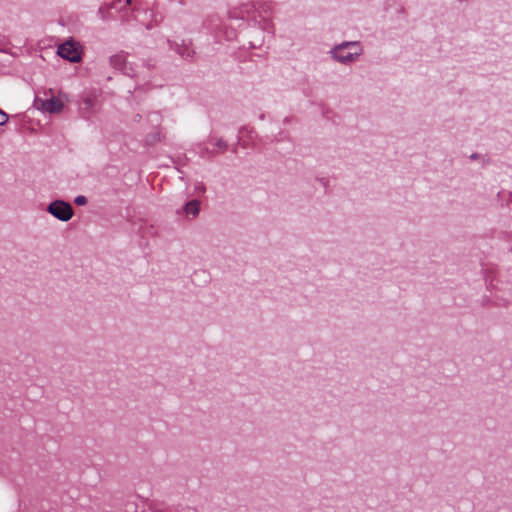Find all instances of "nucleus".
Wrapping results in <instances>:
<instances>
[{"mask_svg":"<svg viewBox=\"0 0 512 512\" xmlns=\"http://www.w3.org/2000/svg\"><path fill=\"white\" fill-rule=\"evenodd\" d=\"M48 212L61 221H69L73 217L72 206L62 200H56L49 204Z\"/></svg>","mask_w":512,"mask_h":512,"instance_id":"f03ea898","label":"nucleus"},{"mask_svg":"<svg viewBox=\"0 0 512 512\" xmlns=\"http://www.w3.org/2000/svg\"><path fill=\"white\" fill-rule=\"evenodd\" d=\"M8 121V115L0 109V126L4 125Z\"/></svg>","mask_w":512,"mask_h":512,"instance_id":"1a4fd4ad","label":"nucleus"},{"mask_svg":"<svg viewBox=\"0 0 512 512\" xmlns=\"http://www.w3.org/2000/svg\"><path fill=\"white\" fill-rule=\"evenodd\" d=\"M34 106L40 111L54 114L62 112L64 103L61 98L52 96L48 99L36 98Z\"/></svg>","mask_w":512,"mask_h":512,"instance_id":"7ed1b4c3","label":"nucleus"},{"mask_svg":"<svg viewBox=\"0 0 512 512\" xmlns=\"http://www.w3.org/2000/svg\"><path fill=\"white\" fill-rule=\"evenodd\" d=\"M110 64L118 70H121L124 74L134 77V74L127 70V57L123 53H119L110 57Z\"/></svg>","mask_w":512,"mask_h":512,"instance_id":"423d86ee","label":"nucleus"},{"mask_svg":"<svg viewBox=\"0 0 512 512\" xmlns=\"http://www.w3.org/2000/svg\"><path fill=\"white\" fill-rule=\"evenodd\" d=\"M227 147V143L222 138L211 137L207 142L205 151L214 155L225 152Z\"/></svg>","mask_w":512,"mask_h":512,"instance_id":"39448f33","label":"nucleus"},{"mask_svg":"<svg viewBox=\"0 0 512 512\" xmlns=\"http://www.w3.org/2000/svg\"><path fill=\"white\" fill-rule=\"evenodd\" d=\"M57 53L62 58L73 63H77L81 60V52L79 50V46L73 41H66L65 43L59 45Z\"/></svg>","mask_w":512,"mask_h":512,"instance_id":"20e7f679","label":"nucleus"},{"mask_svg":"<svg viewBox=\"0 0 512 512\" xmlns=\"http://www.w3.org/2000/svg\"><path fill=\"white\" fill-rule=\"evenodd\" d=\"M361 53L362 48L358 42H344L331 51L333 58L343 64L354 62Z\"/></svg>","mask_w":512,"mask_h":512,"instance_id":"f257e3e1","label":"nucleus"},{"mask_svg":"<svg viewBox=\"0 0 512 512\" xmlns=\"http://www.w3.org/2000/svg\"><path fill=\"white\" fill-rule=\"evenodd\" d=\"M201 203L198 200H191L184 206V212L187 216L196 217L200 211Z\"/></svg>","mask_w":512,"mask_h":512,"instance_id":"0eeeda50","label":"nucleus"},{"mask_svg":"<svg viewBox=\"0 0 512 512\" xmlns=\"http://www.w3.org/2000/svg\"><path fill=\"white\" fill-rule=\"evenodd\" d=\"M76 205L82 206L87 203V198L84 195H79L74 200Z\"/></svg>","mask_w":512,"mask_h":512,"instance_id":"6e6552de","label":"nucleus"},{"mask_svg":"<svg viewBox=\"0 0 512 512\" xmlns=\"http://www.w3.org/2000/svg\"><path fill=\"white\" fill-rule=\"evenodd\" d=\"M84 103H85V105H86L87 107L92 106V100H91L90 98H86V99L84 100Z\"/></svg>","mask_w":512,"mask_h":512,"instance_id":"9d476101","label":"nucleus"},{"mask_svg":"<svg viewBox=\"0 0 512 512\" xmlns=\"http://www.w3.org/2000/svg\"><path fill=\"white\" fill-rule=\"evenodd\" d=\"M127 70L130 71L131 73H133L134 76H136L135 71H134V69H133V67L131 66L130 63L127 64Z\"/></svg>","mask_w":512,"mask_h":512,"instance_id":"9b49d317","label":"nucleus"},{"mask_svg":"<svg viewBox=\"0 0 512 512\" xmlns=\"http://www.w3.org/2000/svg\"><path fill=\"white\" fill-rule=\"evenodd\" d=\"M126 4H130L131 0H125Z\"/></svg>","mask_w":512,"mask_h":512,"instance_id":"ddd939ff","label":"nucleus"},{"mask_svg":"<svg viewBox=\"0 0 512 512\" xmlns=\"http://www.w3.org/2000/svg\"><path fill=\"white\" fill-rule=\"evenodd\" d=\"M470 158H471V159H477V158H478V154H472V155L470 156Z\"/></svg>","mask_w":512,"mask_h":512,"instance_id":"f8f14e48","label":"nucleus"}]
</instances>
